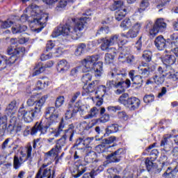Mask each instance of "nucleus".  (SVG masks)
Wrapping results in <instances>:
<instances>
[{
  "mask_svg": "<svg viewBox=\"0 0 178 178\" xmlns=\"http://www.w3.org/2000/svg\"><path fill=\"white\" fill-rule=\"evenodd\" d=\"M87 20H88L87 17L72 19V23H74L73 28H70V26L67 24L58 26L54 30L51 37L56 38L59 35H68L72 40H78V38L83 35L81 31L84 30V25L87 23Z\"/></svg>",
  "mask_w": 178,
  "mask_h": 178,
  "instance_id": "obj_1",
  "label": "nucleus"
},
{
  "mask_svg": "<svg viewBox=\"0 0 178 178\" xmlns=\"http://www.w3.org/2000/svg\"><path fill=\"white\" fill-rule=\"evenodd\" d=\"M46 118H49L47 121L37 122L35 125L31 129V136H35L38 131L41 134H47L48 129L55 124L58 122V118H59V113L55 107H47L45 111Z\"/></svg>",
  "mask_w": 178,
  "mask_h": 178,
  "instance_id": "obj_2",
  "label": "nucleus"
},
{
  "mask_svg": "<svg viewBox=\"0 0 178 178\" xmlns=\"http://www.w3.org/2000/svg\"><path fill=\"white\" fill-rule=\"evenodd\" d=\"M98 60V56H87L83 60V73H88V72H95V77H101L104 73L102 68L104 64L102 62Z\"/></svg>",
  "mask_w": 178,
  "mask_h": 178,
  "instance_id": "obj_3",
  "label": "nucleus"
},
{
  "mask_svg": "<svg viewBox=\"0 0 178 178\" xmlns=\"http://www.w3.org/2000/svg\"><path fill=\"white\" fill-rule=\"evenodd\" d=\"M44 101H45V99H41L39 102H37L36 107L29 111L24 110V106L22 104V107L19 108L18 111V116L22 118L26 123H31L34 120V118L38 116V114L41 113V109L44 106Z\"/></svg>",
  "mask_w": 178,
  "mask_h": 178,
  "instance_id": "obj_4",
  "label": "nucleus"
},
{
  "mask_svg": "<svg viewBox=\"0 0 178 178\" xmlns=\"http://www.w3.org/2000/svg\"><path fill=\"white\" fill-rule=\"evenodd\" d=\"M108 74L111 76L113 80L107 81L106 87H108V88H112V87L118 88L115 91V93L118 95L124 92V88H123V84H124V80L126 79V76H127V72H124L120 74L110 72Z\"/></svg>",
  "mask_w": 178,
  "mask_h": 178,
  "instance_id": "obj_5",
  "label": "nucleus"
},
{
  "mask_svg": "<svg viewBox=\"0 0 178 178\" xmlns=\"http://www.w3.org/2000/svg\"><path fill=\"white\" fill-rule=\"evenodd\" d=\"M119 41H120V39H119V35L115 34L111 35L109 39H106V38H102L97 40V42L98 44H101V42H102L101 44L102 51H106L107 52L118 54V50L113 47L109 48V47L119 44Z\"/></svg>",
  "mask_w": 178,
  "mask_h": 178,
  "instance_id": "obj_6",
  "label": "nucleus"
},
{
  "mask_svg": "<svg viewBox=\"0 0 178 178\" xmlns=\"http://www.w3.org/2000/svg\"><path fill=\"white\" fill-rule=\"evenodd\" d=\"M94 140V137H79L76 139L75 144L74 145V148H76L80 149V151H87L88 149L90 150L92 149L91 147L88 146L92 143Z\"/></svg>",
  "mask_w": 178,
  "mask_h": 178,
  "instance_id": "obj_7",
  "label": "nucleus"
},
{
  "mask_svg": "<svg viewBox=\"0 0 178 178\" xmlns=\"http://www.w3.org/2000/svg\"><path fill=\"white\" fill-rule=\"evenodd\" d=\"M155 71V65L142 62L138 67V72L142 79L149 77L150 72Z\"/></svg>",
  "mask_w": 178,
  "mask_h": 178,
  "instance_id": "obj_8",
  "label": "nucleus"
},
{
  "mask_svg": "<svg viewBox=\"0 0 178 178\" xmlns=\"http://www.w3.org/2000/svg\"><path fill=\"white\" fill-rule=\"evenodd\" d=\"M48 165L42 164L40 168L35 177L40 178H55V170H52L51 168H47Z\"/></svg>",
  "mask_w": 178,
  "mask_h": 178,
  "instance_id": "obj_9",
  "label": "nucleus"
},
{
  "mask_svg": "<svg viewBox=\"0 0 178 178\" xmlns=\"http://www.w3.org/2000/svg\"><path fill=\"white\" fill-rule=\"evenodd\" d=\"M22 54L12 55L8 59V57L0 54V71L6 69L8 65H13Z\"/></svg>",
  "mask_w": 178,
  "mask_h": 178,
  "instance_id": "obj_10",
  "label": "nucleus"
},
{
  "mask_svg": "<svg viewBox=\"0 0 178 178\" xmlns=\"http://www.w3.org/2000/svg\"><path fill=\"white\" fill-rule=\"evenodd\" d=\"M65 145H66V138L62 136L60 139L56 141V146L46 153V155H48L49 156H57L58 152H60L62 147H65Z\"/></svg>",
  "mask_w": 178,
  "mask_h": 178,
  "instance_id": "obj_11",
  "label": "nucleus"
},
{
  "mask_svg": "<svg viewBox=\"0 0 178 178\" xmlns=\"http://www.w3.org/2000/svg\"><path fill=\"white\" fill-rule=\"evenodd\" d=\"M31 16L33 17V21L31 23H35V24H38L44 27L45 26L47 22L48 21V14L42 13L38 14L34 11L31 13Z\"/></svg>",
  "mask_w": 178,
  "mask_h": 178,
  "instance_id": "obj_12",
  "label": "nucleus"
},
{
  "mask_svg": "<svg viewBox=\"0 0 178 178\" xmlns=\"http://www.w3.org/2000/svg\"><path fill=\"white\" fill-rule=\"evenodd\" d=\"M165 29H166V22H165L163 19L159 18L156 20L152 29L149 30V34L152 37H155L159 31H163Z\"/></svg>",
  "mask_w": 178,
  "mask_h": 178,
  "instance_id": "obj_13",
  "label": "nucleus"
},
{
  "mask_svg": "<svg viewBox=\"0 0 178 178\" xmlns=\"http://www.w3.org/2000/svg\"><path fill=\"white\" fill-rule=\"evenodd\" d=\"M123 155H124V149H123V148H120L113 153L108 154L106 157V159L108 161V162L111 163H118L120 162V159Z\"/></svg>",
  "mask_w": 178,
  "mask_h": 178,
  "instance_id": "obj_14",
  "label": "nucleus"
},
{
  "mask_svg": "<svg viewBox=\"0 0 178 178\" xmlns=\"http://www.w3.org/2000/svg\"><path fill=\"white\" fill-rule=\"evenodd\" d=\"M173 72H175V70L172 68V66L165 65L163 64V65L158 67L156 73L160 74V76H162L164 79H166V77L168 78V76H169L170 73H173Z\"/></svg>",
  "mask_w": 178,
  "mask_h": 178,
  "instance_id": "obj_15",
  "label": "nucleus"
},
{
  "mask_svg": "<svg viewBox=\"0 0 178 178\" xmlns=\"http://www.w3.org/2000/svg\"><path fill=\"white\" fill-rule=\"evenodd\" d=\"M141 26L143 24L140 22H136L133 26L132 29H129L127 32V38H136L141 30Z\"/></svg>",
  "mask_w": 178,
  "mask_h": 178,
  "instance_id": "obj_16",
  "label": "nucleus"
},
{
  "mask_svg": "<svg viewBox=\"0 0 178 178\" xmlns=\"http://www.w3.org/2000/svg\"><path fill=\"white\" fill-rule=\"evenodd\" d=\"M140 105H141V101H140L138 98L134 97L128 98L127 106L130 111H136V109H138Z\"/></svg>",
  "mask_w": 178,
  "mask_h": 178,
  "instance_id": "obj_17",
  "label": "nucleus"
},
{
  "mask_svg": "<svg viewBox=\"0 0 178 178\" xmlns=\"http://www.w3.org/2000/svg\"><path fill=\"white\" fill-rule=\"evenodd\" d=\"M58 0H44L45 3L47 5H52L55 3ZM74 2V0H60L57 4L58 9L66 8L67 5H70V3H73Z\"/></svg>",
  "mask_w": 178,
  "mask_h": 178,
  "instance_id": "obj_18",
  "label": "nucleus"
},
{
  "mask_svg": "<svg viewBox=\"0 0 178 178\" xmlns=\"http://www.w3.org/2000/svg\"><path fill=\"white\" fill-rule=\"evenodd\" d=\"M91 149L84 151V154L86 153L84 157V161L86 163H92V162H95L97 161V153Z\"/></svg>",
  "mask_w": 178,
  "mask_h": 178,
  "instance_id": "obj_19",
  "label": "nucleus"
},
{
  "mask_svg": "<svg viewBox=\"0 0 178 178\" xmlns=\"http://www.w3.org/2000/svg\"><path fill=\"white\" fill-rule=\"evenodd\" d=\"M154 45L159 51H163L166 48V40L163 36L159 35L154 40Z\"/></svg>",
  "mask_w": 178,
  "mask_h": 178,
  "instance_id": "obj_20",
  "label": "nucleus"
},
{
  "mask_svg": "<svg viewBox=\"0 0 178 178\" xmlns=\"http://www.w3.org/2000/svg\"><path fill=\"white\" fill-rule=\"evenodd\" d=\"M70 65L66 60H60L57 64V70L59 73H65L69 70Z\"/></svg>",
  "mask_w": 178,
  "mask_h": 178,
  "instance_id": "obj_21",
  "label": "nucleus"
},
{
  "mask_svg": "<svg viewBox=\"0 0 178 178\" xmlns=\"http://www.w3.org/2000/svg\"><path fill=\"white\" fill-rule=\"evenodd\" d=\"M15 131V123H10L7 127V124L3 125L2 129H0V136H5V133L8 134H13Z\"/></svg>",
  "mask_w": 178,
  "mask_h": 178,
  "instance_id": "obj_22",
  "label": "nucleus"
},
{
  "mask_svg": "<svg viewBox=\"0 0 178 178\" xmlns=\"http://www.w3.org/2000/svg\"><path fill=\"white\" fill-rule=\"evenodd\" d=\"M98 81H93L92 83H89L88 86L84 85L83 87V91L86 92V94H91V92H94L97 88L98 87Z\"/></svg>",
  "mask_w": 178,
  "mask_h": 178,
  "instance_id": "obj_23",
  "label": "nucleus"
},
{
  "mask_svg": "<svg viewBox=\"0 0 178 178\" xmlns=\"http://www.w3.org/2000/svg\"><path fill=\"white\" fill-rule=\"evenodd\" d=\"M176 56L174 55H165L162 58V62L165 66H171V65H175L176 63Z\"/></svg>",
  "mask_w": 178,
  "mask_h": 178,
  "instance_id": "obj_24",
  "label": "nucleus"
},
{
  "mask_svg": "<svg viewBox=\"0 0 178 178\" xmlns=\"http://www.w3.org/2000/svg\"><path fill=\"white\" fill-rule=\"evenodd\" d=\"M87 172V168L83 165H79V166L76 167V168L72 172V176L74 178H79L82 175H84Z\"/></svg>",
  "mask_w": 178,
  "mask_h": 178,
  "instance_id": "obj_25",
  "label": "nucleus"
},
{
  "mask_svg": "<svg viewBox=\"0 0 178 178\" xmlns=\"http://www.w3.org/2000/svg\"><path fill=\"white\" fill-rule=\"evenodd\" d=\"M77 112H79V109L76 107L74 108L71 104H69L68 110H67V112L65 113V119H72V118H74Z\"/></svg>",
  "mask_w": 178,
  "mask_h": 178,
  "instance_id": "obj_26",
  "label": "nucleus"
},
{
  "mask_svg": "<svg viewBox=\"0 0 178 178\" xmlns=\"http://www.w3.org/2000/svg\"><path fill=\"white\" fill-rule=\"evenodd\" d=\"M26 51L24 47H19L17 49L12 47V46L8 47L7 49V54L8 55H23V52Z\"/></svg>",
  "mask_w": 178,
  "mask_h": 178,
  "instance_id": "obj_27",
  "label": "nucleus"
},
{
  "mask_svg": "<svg viewBox=\"0 0 178 178\" xmlns=\"http://www.w3.org/2000/svg\"><path fill=\"white\" fill-rule=\"evenodd\" d=\"M48 97H49L48 95H45L42 96L38 100H34V98L31 97L26 101V105H28V106H33V105H35V108H36L37 102H38L39 101H41V99H44V105L45 102H47V99H48Z\"/></svg>",
  "mask_w": 178,
  "mask_h": 178,
  "instance_id": "obj_28",
  "label": "nucleus"
},
{
  "mask_svg": "<svg viewBox=\"0 0 178 178\" xmlns=\"http://www.w3.org/2000/svg\"><path fill=\"white\" fill-rule=\"evenodd\" d=\"M74 136V125L73 124H71L69 125L68 129L65 131V135L63 136V137H65V138H67V137H70V141H73V136Z\"/></svg>",
  "mask_w": 178,
  "mask_h": 178,
  "instance_id": "obj_29",
  "label": "nucleus"
},
{
  "mask_svg": "<svg viewBox=\"0 0 178 178\" xmlns=\"http://www.w3.org/2000/svg\"><path fill=\"white\" fill-rule=\"evenodd\" d=\"M120 56L118 57L119 60H122L130 54V49L124 46L120 47L118 49Z\"/></svg>",
  "mask_w": 178,
  "mask_h": 178,
  "instance_id": "obj_30",
  "label": "nucleus"
},
{
  "mask_svg": "<svg viewBox=\"0 0 178 178\" xmlns=\"http://www.w3.org/2000/svg\"><path fill=\"white\" fill-rule=\"evenodd\" d=\"M127 14V10L126 9V8L124 6L122 7L115 12V20H118V22H120V20H122V19H123V17H124V16H126Z\"/></svg>",
  "mask_w": 178,
  "mask_h": 178,
  "instance_id": "obj_31",
  "label": "nucleus"
},
{
  "mask_svg": "<svg viewBox=\"0 0 178 178\" xmlns=\"http://www.w3.org/2000/svg\"><path fill=\"white\" fill-rule=\"evenodd\" d=\"M99 115V109L97 107H92L89 113L83 117V119H92V118H97Z\"/></svg>",
  "mask_w": 178,
  "mask_h": 178,
  "instance_id": "obj_32",
  "label": "nucleus"
},
{
  "mask_svg": "<svg viewBox=\"0 0 178 178\" xmlns=\"http://www.w3.org/2000/svg\"><path fill=\"white\" fill-rule=\"evenodd\" d=\"M16 108H17V102L15 100H13L6 108V112L8 115H13V113H15V111H16Z\"/></svg>",
  "mask_w": 178,
  "mask_h": 178,
  "instance_id": "obj_33",
  "label": "nucleus"
},
{
  "mask_svg": "<svg viewBox=\"0 0 178 178\" xmlns=\"http://www.w3.org/2000/svg\"><path fill=\"white\" fill-rule=\"evenodd\" d=\"M33 151V147H31V145H29L26 147V154H27V156L26 157V159H24L23 156H20L19 157V161H21V163H24V162H26V161H31V159H33V157H31V152Z\"/></svg>",
  "mask_w": 178,
  "mask_h": 178,
  "instance_id": "obj_34",
  "label": "nucleus"
},
{
  "mask_svg": "<svg viewBox=\"0 0 178 178\" xmlns=\"http://www.w3.org/2000/svg\"><path fill=\"white\" fill-rule=\"evenodd\" d=\"M27 30V26L25 25H15L12 28L13 34H19L20 33H23Z\"/></svg>",
  "mask_w": 178,
  "mask_h": 178,
  "instance_id": "obj_35",
  "label": "nucleus"
},
{
  "mask_svg": "<svg viewBox=\"0 0 178 178\" xmlns=\"http://www.w3.org/2000/svg\"><path fill=\"white\" fill-rule=\"evenodd\" d=\"M118 130L119 125H118V124H113L106 129V134H104V136L106 135L109 136V134H112L113 133H117Z\"/></svg>",
  "mask_w": 178,
  "mask_h": 178,
  "instance_id": "obj_36",
  "label": "nucleus"
},
{
  "mask_svg": "<svg viewBox=\"0 0 178 178\" xmlns=\"http://www.w3.org/2000/svg\"><path fill=\"white\" fill-rule=\"evenodd\" d=\"M152 79L153 82L155 83V84H157V86H159V84H163V83H165V78L163 76L157 74L156 72H155Z\"/></svg>",
  "mask_w": 178,
  "mask_h": 178,
  "instance_id": "obj_37",
  "label": "nucleus"
},
{
  "mask_svg": "<svg viewBox=\"0 0 178 178\" xmlns=\"http://www.w3.org/2000/svg\"><path fill=\"white\" fill-rule=\"evenodd\" d=\"M63 129H65V121L63 120V118H62L59 123L58 129L53 131L55 137H59L62 134V131H63Z\"/></svg>",
  "mask_w": 178,
  "mask_h": 178,
  "instance_id": "obj_38",
  "label": "nucleus"
},
{
  "mask_svg": "<svg viewBox=\"0 0 178 178\" xmlns=\"http://www.w3.org/2000/svg\"><path fill=\"white\" fill-rule=\"evenodd\" d=\"M124 6L123 5L122 1H114V3L110 6V10L115 11L122 9Z\"/></svg>",
  "mask_w": 178,
  "mask_h": 178,
  "instance_id": "obj_39",
  "label": "nucleus"
},
{
  "mask_svg": "<svg viewBox=\"0 0 178 178\" xmlns=\"http://www.w3.org/2000/svg\"><path fill=\"white\" fill-rule=\"evenodd\" d=\"M131 26H133V23L131 22V20L129 18H126L120 24V27L123 30H129V29H130Z\"/></svg>",
  "mask_w": 178,
  "mask_h": 178,
  "instance_id": "obj_40",
  "label": "nucleus"
},
{
  "mask_svg": "<svg viewBox=\"0 0 178 178\" xmlns=\"http://www.w3.org/2000/svg\"><path fill=\"white\" fill-rule=\"evenodd\" d=\"M116 54H113V51L108 52L105 54L104 60L107 65L110 63H113V60L115 59V56Z\"/></svg>",
  "mask_w": 178,
  "mask_h": 178,
  "instance_id": "obj_41",
  "label": "nucleus"
},
{
  "mask_svg": "<svg viewBox=\"0 0 178 178\" xmlns=\"http://www.w3.org/2000/svg\"><path fill=\"white\" fill-rule=\"evenodd\" d=\"M45 70V68L42 67V63H40L34 67V72L33 73V76H38V74H41L42 72Z\"/></svg>",
  "mask_w": 178,
  "mask_h": 178,
  "instance_id": "obj_42",
  "label": "nucleus"
},
{
  "mask_svg": "<svg viewBox=\"0 0 178 178\" xmlns=\"http://www.w3.org/2000/svg\"><path fill=\"white\" fill-rule=\"evenodd\" d=\"M86 44L80 43L75 51L76 56H80L82 54H84V49H86Z\"/></svg>",
  "mask_w": 178,
  "mask_h": 178,
  "instance_id": "obj_43",
  "label": "nucleus"
},
{
  "mask_svg": "<svg viewBox=\"0 0 178 178\" xmlns=\"http://www.w3.org/2000/svg\"><path fill=\"white\" fill-rule=\"evenodd\" d=\"M131 81L133 84H136L139 87H141V86H143V78L140 75H135L134 77L131 79Z\"/></svg>",
  "mask_w": 178,
  "mask_h": 178,
  "instance_id": "obj_44",
  "label": "nucleus"
},
{
  "mask_svg": "<svg viewBox=\"0 0 178 178\" xmlns=\"http://www.w3.org/2000/svg\"><path fill=\"white\" fill-rule=\"evenodd\" d=\"M177 172H178L177 167H175V168L173 170H172V167H168L166 171L163 174V177H170L172 173H177Z\"/></svg>",
  "mask_w": 178,
  "mask_h": 178,
  "instance_id": "obj_45",
  "label": "nucleus"
},
{
  "mask_svg": "<svg viewBox=\"0 0 178 178\" xmlns=\"http://www.w3.org/2000/svg\"><path fill=\"white\" fill-rule=\"evenodd\" d=\"M171 47H178V33L170 35Z\"/></svg>",
  "mask_w": 178,
  "mask_h": 178,
  "instance_id": "obj_46",
  "label": "nucleus"
},
{
  "mask_svg": "<svg viewBox=\"0 0 178 178\" xmlns=\"http://www.w3.org/2000/svg\"><path fill=\"white\" fill-rule=\"evenodd\" d=\"M143 58L146 62H151L152 59V52L149 50H145L143 51Z\"/></svg>",
  "mask_w": 178,
  "mask_h": 178,
  "instance_id": "obj_47",
  "label": "nucleus"
},
{
  "mask_svg": "<svg viewBox=\"0 0 178 178\" xmlns=\"http://www.w3.org/2000/svg\"><path fill=\"white\" fill-rule=\"evenodd\" d=\"M148 6H149V2L147 0H143L140 3V8L138 9V11L139 13H143Z\"/></svg>",
  "mask_w": 178,
  "mask_h": 178,
  "instance_id": "obj_48",
  "label": "nucleus"
},
{
  "mask_svg": "<svg viewBox=\"0 0 178 178\" xmlns=\"http://www.w3.org/2000/svg\"><path fill=\"white\" fill-rule=\"evenodd\" d=\"M96 94H98L99 97H104L106 94V86L102 85L97 87Z\"/></svg>",
  "mask_w": 178,
  "mask_h": 178,
  "instance_id": "obj_49",
  "label": "nucleus"
},
{
  "mask_svg": "<svg viewBox=\"0 0 178 178\" xmlns=\"http://www.w3.org/2000/svg\"><path fill=\"white\" fill-rule=\"evenodd\" d=\"M13 24V22L8 19L7 21L0 20V29H8Z\"/></svg>",
  "mask_w": 178,
  "mask_h": 178,
  "instance_id": "obj_50",
  "label": "nucleus"
},
{
  "mask_svg": "<svg viewBox=\"0 0 178 178\" xmlns=\"http://www.w3.org/2000/svg\"><path fill=\"white\" fill-rule=\"evenodd\" d=\"M109 33V27L104 26L102 27L96 33V35H105V34H108Z\"/></svg>",
  "mask_w": 178,
  "mask_h": 178,
  "instance_id": "obj_51",
  "label": "nucleus"
},
{
  "mask_svg": "<svg viewBox=\"0 0 178 178\" xmlns=\"http://www.w3.org/2000/svg\"><path fill=\"white\" fill-rule=\"evenodd\" d=\"M83 72V60L81 61V65L74 67L71 70L70 75L76 76L79 72Z\"/></svg>",
  "mask_w": 178,
  "mask_h": 178,
  "instance_id": "obj_52",
  "label": "nucleus"
},
{
  "mask_svg": "<svg viewBox=\"0 0 178 178\" xmlns=\"http://www.w3.org/2000/svg\"><path fill=\"white\" fill-rule=\"evenodd\" d=\"M22 161L19 159L17 156H14L13 159V166L14 169H19L22 166Z\"/></svg>",
  "mask_w": 178,
  "mask_h": 178,
  "instance_id": "obj_53",
  "label": "nucleus"
},
{
  "mask_svg": "<svg viewBox=\"0 0 178 178\" xmlns=\"http://www.w3.org/2000/svg\"><path fill=\"white\" fill-rule=\"evenodd\" d=\"M169 2H170V0H161V3L156 6L157 9H159V12L162 10V8L169 5Z\"/></svg>",
  "mask_w": 178,
  "mask_h": 178,
  "instance_id": "obj_54",
  "label": "nucleus"
},
{
  "mask_svg": "<svg viewBox=\"0 0 178 178\" xmlns=\"http://www.w3.org/2000/svg\"><path fill=\"white\" fill-rule=\"evenodd\" d=\"M98 170H93L90 172H86L83 175L82 178H94V176H97Z\"/></svg>",
  "mask_w": 178,
  "mask_h": 178,
  "instance_id": "obj_55",
  "label": "nucleus"
},
{
  "mask_svg": "<svg viewBox=\"0 0 178 178\" xmlns=\"http://www.w3.org/2000/svg\"><path fill=\"white\" fill-rule=\"evenodd\" d=\"M118 138L115 136H111L108 138H104L102 140V144H112V143H115V141H117Z\"/></svg>",
  "mask_w": 178,
  "mask_h": 178,
  "instance_id": "obj_56",
  "label": "nucleus"
},
{
  "mask_svg": "<svg viewBox=\"0 0 178 178\" xmlns=\"http://www.w3.org/2000/svg\"><path fill=\"white\" fill-rule=\"evenodd\" d=\"M154 99H155V97L154 95H146L143 97V101L145 104H149V102H153Z\"/></svg>",
  "mask_w": 178,
  "mask_h": 178,
  "instance_id": "obj_57",
  "label": "nucleus"
},
{
  "mask_svg": "<svg viewBox=\"0 0 178 178\" xmlns=\"http://www.w3.org/2000/svg\"><path fill=\"white\" fill-rule=\"evenodd\" d=\"M63 102H65V97L63 96H59L56 100V107L60 108V106H62V105H63Z\"/></svg>",
  "mask_w": 178,
  "mask_h": 178,
  "instance_id": "obj_58",
  "label": "nucleus"
},
{
  "mask_svg": "<svg viewBox=\"0 0 178 178\" xmlns=\"http://www.w3.org/2000/svg\"><path fill=\"white\" fill-rule=\"evenodd\" d=\"M91 79H92V75L90 73H87L83 75L82 81L85 84H87L88 81H91Z\"/></svg>",
  "mask_w": 178,
  "mask_h": 178,
  "instance_id": "obj_59",
  "label": "nucleus"
},
{
  "mask_svg": "<svg viewBox=\"0 0 178 178\" xmlns=\"http://www.w3.org/2000/svg\"><path fill=\"white\" fill-rule=\"evenodd\" d=\"M1 124H3V126L8 124V116L1 113H0V126Z\"/></svg>",
  "mask_w": 178,
  "mask_h": 178,
  "instance_id": "obj_60",
  "label": "nucleus"
},
{
  "mask_svg": "<svg viewBox=\"0 0 178 178\" xmlns=\"http://www.w3.org/2000/svg\"><path fill=\"white\" fill-rule=\"evenodd\" d=\"M159 154V152H158V149H154L153 150L151 151L149 155H150V159H152V161H155L156 159H158V155Z\"/></svg>",
  "mask_w": 178,
  "mask_h": 178,
  "instance_id": "obj_61",
  "label": "nucleus"
},
{
  "mask_svg": "<svg viewBox=\"0 0 178 178\" xmlns=\"http://www.w3.org/2000/svg\"><path fill=\"white\" fill-rule=\"evenodd\" d=\"M37 88L38 90H44L45 87H48V83H45V81H38L37 82Z\"/></svg>",
  "mask_w": 178,
  "mask_h": 178,
  "instance_id": "obj_62",
  "label": "nucleus"
},
{
  "mask_svg": "<svg viewBox=\"0 0 178 178\" xmlns=\"http://www.w3.org/2000/svg\"><path fill=\"white\" fill-rule=\"evenodd\" d=\"M154 161L149 158H147L145 160V165L147 170H149L152 166H154Z\"/></svg>",
  "mask_w": 178,
  "mask_h": 178,
  "instance_id": "obj_63",
  "label": "nucleus"
},
{
  "mask_svg": "<svg viewBox=\"0 0 178 178\" xmlns=\"http://www.w3.org/2000/svg\"><path fill=\"white\" fill-rule=\"evenodd\" d=\"M118 117L122 120H127L129 119V115H127L125 111H119L118 113Z\"/></svg>",
  "mask_w": 178,
  "mask_h": 178,
  "instance_id": "obj_64",
  "label": "nucleus"
}]
</instances>
